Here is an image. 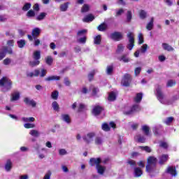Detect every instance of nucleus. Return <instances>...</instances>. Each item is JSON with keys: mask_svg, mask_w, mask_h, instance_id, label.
<instances>
[{"mask_svg": "<svg viewBox=\"0 0 179 179\" xmlns=\"http://www.w3.org/2000/svg\"><path fill=\"white\" fill-rule=\"evenodd\" d=\"M47 16V13H41L36 17V20L41 22V20H44L45 17Z\"/></svg>", "mask_w": 179, "mask_h": 179, "instance_id": "obj_29", "label": "nucleus"}, {"mask_svg": "<svg viewBox=\"0 0 179 179\" xmlns=\"http://www.w3.org/2000/svg\"><path fill=\"white\" fill-rule=\"evenodd\" d=\"M110 38L115 41H120L122 38V34L121 32H114L110 34Z\"/></svg>", "mask_w": 179, "mask_h": 179, "instance_id": "obj_8", "label": "nucleus"}, {"mask_svg": "<svg viewBox=\"0 0 179 179\" xmlns=\"http://www.w3.org/2000/svg\"><path fill=\"white\" fill-rule=\"evenodd\" d=\"M177 85V81L176 80H169L166 83V87H173Z\"/></svg>", "mask_w": 179, "mask_h": 179, "instance_id": "obj_33", "label": "nucleus"}, {"mask_svg": "<svg viewBox=\"0 0 179 179\" xmlns=\"http://www.w3.org/2000/svg\"><path fill=\"white\" fill-rule=\"evenodd\" d=\"M150 128L149 126L148 125H143L142 126V131L144 132L145 135H146L147 136H149L150 135Z\"/></svg>", "mask_w": 179, "mask_h": 179, "instance_id": "obj_35", "label": "nucleus"}, {"mask_svg": "<svg viewBox=\"0 0 179 179\" xmlns=\"http://www.w3.org/2000/svg\"><path fill=\"white\" fill-rule=\"evenodd\" d=\"M96 169L98 174H100V176H103L106 171V166L101 165H98L96 166Z\"/></svg>", "mask_w": 179, "mask_h": 179, "instance_id": "obj_17", "label": "nucleus"}, {"mask_svg": "<svg viewBox=\"0 0 179 179\" xmlns=\"http://www.w3.org/2000/svg\"><path fill=\"white\" fill-rule=\"evenodd\" d=\"M6 36L10 37V38H15V33L12 31H6Z\"/></svg>", "mask_w": 179, "mask_h": 179, "instance_id": "obj_59", "label": "nucleus"}, {"mask_svg": "<svg viewBox=\"0 0 179 179\" xmlns=\"http://www.w3.org/2000/svg\"><path fill=\"white\" fill-rule=\"evenodd\" d=\"M94 43L97 45H100L101 43V35H98L94 38Z\"/></svg>", "mask_w": 179, "mask_h": 179, "instance_id": "obj_41", "label": "nucleus"}, {"mask_svg": "<svg viewBox=\"0 0 179 179\" xmlns=\"http://www.w3.org/2000/svg\"><path fill=\"white\" fill-rule=\"evenodd\" d=\"M136 139L141 143H145L146 142V138L144 136L138 135L136 137Z\"/></svg>", "mask_w": 179, "mask_h": 179, "instance_id": "obj_42", "label": "nucleus"}, {"mask_svg": "<svg viewBox=\"0 0 179 179\" xmlns=\"http://www.w3.org/2000/svg\"><path fill=\"white\" fill-rule=\"evenodd\" d=\"M90 9V6H89V4H84L81 8V13H86V12H89Z\"/></svg>", "mask_w": 179, "mask_h": 179, "instance_id": "obj_43", "label": "nucleus"}, {"mask_svg": "<svg viewBox=\"0 0 179 179\" xmlns=\"http://www.w3.org/2000/svg\"><path fill=\"white\" fill-rule=\"evenodd\" d=\"M33 58H34V59H36L38 61V59H40V58H41V55L40 50H36L34 52Z\"/></svg>", "mask_w": 179, "mask_h": 179, "instance_id": "obj_39", "label": "nucleus"}, {"mask_svg": "<svg viewBox=\"0 0 179 179\" xmlns=\"http://www.w3.org/2000/svg\"><path fill=\"white\" fill-rule=\"evenodd\" d=\"M139 16H140V18L142 20L146 19L148 16V13H146V11H145V10H141L139 12Z\"/></svg>", "mask_w": 179, "mask_h": 179, "instance_id": "obj_45", "label": "nucleus"}, {"mask_svg": "<svg viewBox=\"0 0 179 179\" xmlns=\"http://www.w3.org/2000/svg\"><path fill=\"white\" fill-rule=\"evenodd\" d=\"M86 33H87V29L79 30L77 32V38H79L80 37H86V36H85Z\"/></svg>", "mask_w": 179, "mask_h": 179, "instance_id": "obj_26", "label": "nucleus"}, {"mask_svg": "<svg viewBox=\"0 0 179 179\" xmlns=\"http://www.w3.org/2000/svg\"><path fill=\"white\" fill-rule=\"evenodd\" d=\"M96 72H97V71L93 70L88 74V80H90V82H92V80H93L94 75H96Z\"/></svg>", "mask_w": 179, "mask_h": 179, "instance_id": "obj_46", "label": "nucleus"}, {"mask_svg": "<svg viewBox=\"0 0 179 179\" xmlns=\"http://www.w3.org/2000/svg\"><path fill=\"white\" fill-rule=\"evenodd\" d=\"M61 79L60 76H51L45 78L46 82H51V80H59Z\"/></svg>", "mask_w": 179, "mask_h": 179, "instance_id": "obj_24", "label": "nucleus"}, {"mask_svg": "<svg viewBox=\"0 0 179 179\" xmlns=\"http://www.w3.org/2000/svg\"><path fill=\"white\" fill-rule=\"evenodd\" d=\"M40 33H41V29L38 27H36L32 30V36L35 38L38 37V36H40Z\"/></svg>", "mask_w": 179, "mask_h": 179, "instance_id": "obj_22", "label": "nucleus"}, {"mask_svg": "<svg viewBox=\"0 0 179 179\" xmlns=\"http://www.w3.org/2000/svg\"><path fill=\"white\" fill-rule=\"evenodd\" d=\"M175 121V119L173 117H166L165 120H163L164 124H166V125H170L171 122Z\"/></svg>", "mask_w": 179, "mask_h": 179, "instance_id": "obj_28", "label": "nucleus"}, {"mask_svg": "<svg viewBox=\"0 0 179 179\" xmlns=\"http://www.w3.org/2000/svg\"><path fill=\"white\" fill-rule=\"evenodd\" d=\"M101 111H103V107L97 105L93 108L92 114L96 116L100 115V114L101 113Z\"/></svg>", "mask_w": 179, "mask_h": 179, "instance_id": "obj_11", "label": "nucleus"}, {"mask_svg": "<svg viewBox=\"0 0 179 179\" xmlns=\"http://www.w3.org/2000/svg\"><path fill=\"white\" fill-rule=\"evenodd\" d=\"M20 94H19V92H15L12 95V100L13 101H16L18 99H20Z\"/></svg>", "mask_w": 179, "mask_h": 179, "instance_id": "obj_52", "label": "nucleus"}, {"mask_svg": "<svg viewBox=\"0 0 179 179\" xmlns=\"http://www.w3.org/2000/svg\"><path fill=\"white\" fill-rule=\"evenodd\" d=\"M131 20H132V11L128 10L127 13V22L130 23Z\"/></svg>", "mask_w": 179, "mask_h": 179, "instance_id": "obj_49", "label": "nucleus"}, {"mask_svg": "<svg viewBox=\"0 0 179 179\" xmlns=\"http://www.w3.org/2000/svg\"><path fill=\"white\" fill-rule=\"evenodd\" d=\"M100 163H101V158H91L90 159V164L92 166L94 165H96V167L101 166Z\"/></svg>", "mask_w": 179, "mask_h": 179, "instance_id": "obj_10", "label": "nucleus"}, {"mask_svg": "<svg viewBox=\"0 0 179 179\" xmlns=\"http://www.w3.org/2000/svg\"><path fill=\"white\" fill-rule=\"evenodd\" d=\"M169 160V155H162L159 156V164L161 166H163V164H165L166 162Z\"/></svg>", "mask_w": 179, "mask_h": 179, "instance_id": "obj_13", "label": "nucleus"}, {"mask_svg": "<svg viewBox=\"0 0 179 179\" xmlns=\"http://www.w3.org/2000/svg\"><path fill=\"white\" fill-rule=\"evenodd\" d=\"M58 94H59L58 91H54L53 92H52V94H51L52 99H53V100H57Z\"/></svg>", "mask_w": 179, "mask_h": 179, "instance_id": "obj_60", "label": "nucleus"}, {"mask_svg": "<svg viewBox=\"0 0 179 179\" xmlns=\"http://www.w3.org/2000/svg\"><path fill=\"white\" fill-rule=\"evenodd\" d=\"M24 127L27 129H30V128H36V124L33 123H25Z\"/></svg>", "mask_w": 179, "mask_h": 179, "instance_id": "obj_53", "label": "nucleus"}, {"mask_svg": "<svg viewBox=\"0 0 179 179\" xmlns=\"http://www.w3.org/2000/svg\"><path fill=\"white\" fill-rule=\"evenodd\" d=\"M19 48H23L26 45V41L21 39L17 42Z\"/></svg>", "mask_w": 179, "mask_h": 179, "instance_id": "obj_48", "label": "nucleus"}, {"mask_svg": "<svg viewBox=\"0 0 179 179\" xmlns=\"http://www.w3.org/2000/svg\"><path fill=\"white\" fill-rule=\"evenodd\" d=\"M148 44H144L141 46L140 51L141 52H142L143 54H145V52H146L148 51Z\"/></svg>", "mask_w": 179, "mask_h": 179, "instance_id": "obj_58", "label": "nucleus"}, {"mask_svg": "<svg viewBox=\"0 0 179 179\" xmlns=\"http://www.w3.org/2000/svg\"><path fill=\"white\" fill-rule=\"evenodd\" d=\"M0 87H2V92L4 93L9 92L12 89V81L7 77H3L0 80Z\"/></svg>", "mask_w": 179, "mask_h": 179, "instance_id": "obj_1", "label": "nucleus"}, {"mask_svg": "<svg viewBox=\"0 0 179 179\" xmlns=\"http://www.w3.org/2000/svg\"><path fill=\"white\" fill-rule=\"evenodd\" d=\"M124 12V8H120L116 11L115 17H118V16H121V15H122Z\"/></svg>", "mask_w": 179, "mask_h": 179, "instance_id": "obj_63", "label": "nucleus"}, {"mask_svg": "<svg viewBox=\"0 0 179 179\" xmlns=\"http://www.w3.org/2000/svg\"><path fill=\"white\" fill-rule=\"evenodd\" d=\"M127 37L129 38V44L127 45V48L131 51L132 48H134L135 39L134 38V34L133 33H129L127 34Z\"/></svg>", "mask_w": 179, "mask_h": 179, "instance_id": "obj_5", "label": "nucleus"}, {"mask_svg": "<svg viewBox=\"0 0 179 179\" xmlns=\"http://www.w3.org/2000/svg\"><path fill=\"white\" fill-rule=\"evenodd\" d=\"M52 107L55 111H58V110H59V105H58L57 101L52 102Z\"/></svg>", "mask_w": 179, "mask_h": 179, "instance_id": "obj_55", "label": "nucleus"}, {"mask_svg": "<svg viewBox=\"0 0 179 179\" xmlns=\"http://www.w3.org/2000/svg\"><path fill=\"white\" fill-rule=\"evenodd\" d=\"M162 89L163 87L162 86L157 85L155 88V94L157 96V99L162 104H166V100H164V94H163V92L162 91Z\"/></svg>", "mask_w": 179, "mask_h": 179, "instance_id": "obj_3", "label": "nucleus"}, {"mask_svg": "<svg viewBox=\"0 0 179 179\" xmlns=\"http://www.w3.org/2000/svg\"><path fill=\"white\" fill-rule=\"evenodd\" d=\"M115 99H117V96L115 95V93L114 92H110L109 94L108 100H109V101H114Z\"/></svg>", "mask_w": 179, "mask_h": 179, "instance_id": "obj_44", "label": "nucleus"}, {"mask_svg": "<svg viewBox=\"0 0 179 179\" xmlns=\"http://www.w3.org/2000/svg\"><path fill=\"white\" fill-rule=\"evenodd\" d=\"M70 3H69V2H66V3L60 5L61 12H66V10H68V8H69Z\"/></svg>", "mask_w": 179, "mask_h": 179, "instance_id": "obj_25", "label": "nucleus"}, {"mask_svg": "<svg viewBox=\"0 0 179 179\" xmlns=\"http://www.w3.org/2000/svg\"><path fill=\"white\" fill-rule=\"evenodd\" d=\"M30 8H31V3H26L22 7V10H24V12H27V10H29Z\"/></svg>", "mask_w": 179, "mask_h": 179, "instance_id": "obj_54", "label": "nucleus"}, {"mask_svg": "<svg viewBox=\"0 0 179 179\" xmlns=\"http://www.w3.org/2000/svg\"><path fill=\"white\" fill-rule=\"evenodd\" d=\"M125 47L124 46V45L122 44H119L117 45V48L116 50V52L117 54H121L122 52H124V50Z\"/></svg>", "mask_w": 179, "mask_h": 179, "instance_id": "obj_40", "label": "nucleus"}, {"mask_svg": "<svg viewBox=\"0 0 179 179\" xmlns=\"http://www.w3.org/2000/svg\"><path fill=\"white\" fill-rule=\"evenodd\" d=\"M53 61L54 60L52 59V57L51 56H48L45 58V62L48 65H52Z\"/></svg>", "mask_w": 179, "mask_h": 179, "instance_id": "obj_56", "label": "nucleus"}, {"mask_svg": "<svg viewBox=\"0 0 179 179\" xmlns=\"http://www.w3.org/2000/svg\"><path fill=\"white\" fill-rule=\"evenodd\" d=\"M148 164L149 165H152V166H156V164L157 163V158L155 157H149L148 158Z\"/></svg>", "mask_w": 179, "mask_h": 179, "instance_id": "obj_14", "label": "nucleus"}, {"mask_svg": "<svg viewBox=\"0 0 179 179\" xmlns=\"http://www.w3.org/2000/svg\"><path fill=\"white\" fill-rule=\"evenodd\" d=\"M163 128V126H162L161 124L159 125H157L155 127H154L152 128V132L154 133V134L157 136L159 135H160V133L159 132V129Z\"/></svg>", "mask_w": 179, "mask_h": 179, "instance_id": "obj_23", "label": "nucleus"}, {"mask_svg": "<svg viewBox=\"0 0 179 179\" xmlns=\"http://www.w3.org/2000/svg\"><path fill=\"white\" fill-rule=\"evenodd\" d=\"M143 94L142 93H137L136 97L134 98L135 103H141L142 101V97Z\"/></svg>", "mask_w": 179, "mask_h": 179, "instance_id": "obj_32", "label": "nucleus"}, {"mask_svg": "<svg viewBox=\"0 0 179 179\" xmlns=\"http://www.w3.org/2000/svg\"><path fill=\"white\" fill-rule=\"evenodd\" d=\"M59 155L60 156H65V155H68V152L66 151V150L62 148L59 150Z\"/></svg>", "mask_w": 179, "mask_h": 179, "instance_id": "obj_62", "label": "nucleus"}, {"mask_svg": "<svg viewBox=\"0 0 179 179\" xmlns=\"http://www.w3.org/2000/svg\"><path fill=\"white\" fill-rule=\"evenodd\" d=\"M29 65L31 68H34V66H37L38 65H40V60L35 59L33 61H30L29 62Z\"/></svg>", "mask_w": 179, "mask_h": 179, "instance_id": "obj_31", "label": "nucleus"}, {"mask_svg": "<svg viewBox=\"0 0 179 179\" xmlns=\"http://www.w3.org/2000/svg\"><path fill=\"white\" fill-rule=\"evenodd\" d=\"M162 48L165 51H174V48H172L171 45H169V43H162Z\"/></svg>", "mask_w": 179, "mask_h": 179, "instance_id": "obj_21", "label": "nucleus"}, {"mask_svg": "<svg viewBox=\"0 0 179 179\" xmlns=\"http://www.w3.org/2000/svg\"><path fill=\"white\" fill-rule=\"evenodd\" d=\"M95 134L94 133H88L87 135L83 137V141L85 143H90V142L93 141V138H94Z\"/></svg>", "mask_w": 179, "mask_h": 179, "instance_id": "obj_7", "label": "nucleus"}, {"mask_svg": "<svg viewBox=\"0 0 179 179\" xmlns=\"http://www.w3.org/2000/svg\"><path fill=\"white\" fill-rule=\"evenodd\" d=\"M86 40H87L86 36H82L80 38H77L78 43H80V44H85Z\"/></svg>", "mask_w": 179, "mask_h": 179, "instance_id": "obj_50", "label": "nucleus"}, {"mask_svg": "<svg viewBox=\"0 0 179 179\" xmlns=\"http://www.w3.org/2000/svg\"><path fill=\"white\" fill-rule=\"evenodd\" d=\"M155 167H156V166H153L152 164H150V165L147 164V166H146L147 173H153V171H155Z\"/></svg>", "mask_w": 179, "mask_h": 179, "instance_id": "obj_38", "label": "nucleus"}, {"mask_svg": "<svg viewBox=\"0 0 179 179\" xmlns=\"http://www.w3.org/2000/svg\"><path fill=\"white\" fill-rule=\"evenodd\" d=\"M155 21V18L151 17L150 21L149 23L147 24L146 29L148 31H150L153 29V22Z\"/></svg>", "mask_w": 179, "mask_h": 179, "instance_id": "obj_34", "label": "nucleus"}, {"mask_svg": "<svg viewBox=\"0 0 179 179\" xmlns=\"http://www.w3.org/2000/svg\"><path fill=\"white\" fill-rule=\"evenodd\" d=\"M114 71V66L109 65L106 67V73L107 75H113V72Z\"/></svg>", "mask_w": 179, "mask_h": 179, "instance_id": "obj_36", "label": "nucleus"}, {"mask_svg": "<svg viewBox=\"0 0 179 179\" xmlns=\"http://www.w3.org/2000/svg\"><path fill=\"white\" fill-rule=\"evenodd\" d=\"M27 17H34L36 16V13L33 10H29L27 13Z\"/></svg>", "mask_w": 179, "mask_h": 179, "instance_id": "obj_57", "label": "nucleus"}, {"mask_svg": "<svg viewBox=\"0 0 179 179\" xmlns=\"http://www.w3.org/2000/svg\"><path fill=\"white\" fill-rule=\"evenodd\" d=\"M13 164L10 159H7L6 164H5V170L6 171H10L12 170V167Z\"/></svg>", "mask_w": 179, "mask_h": 179, "instance_id": "obj_15", "label": "nucleus"}, {"mask_svg": "<svg viewBox=\"0 0 179 179\" xmlns=\"http://www.w3.org/2000/svg\"><path fill=\"white\" fill-rule=\"evenodd\" d=\"M134 177H141V176L143 174V173L142 172V169L138 167H134Z\"/></svg>", "mask_w": 179, "mask_h": 179, "instance_id": "obj_20", "label": "nucleus"}, {"mask_svg": "<svg viewBox=\"0 0 179 179\" xmlns=\"http://www.w3.org/2000/svg\"><path fill=\"white\" fill-rule=\"evenodd\" d=\"M101 129L103 131H105V132H108V131H110V126H108L107 123H103L101 125Z\"/></svg>", "mask_w": 179, "mask_h": 179, "instance_id": "obj_51", "label": "nucleus"}, {"mask_svg": "<svg viewBox=\"0 0 179 179\" xmlns=\"http://www.w3.org/2000/svg\"><path fill=\"white\" fill-rule=\"evenodd\" d=\"M139 110H141L139 105L136 104V105H134L129 110L124 111V114L125 115H132V114H134L135 111H139Z\"/></svg>", "mask_w": 179, "mask_h": 179, "instance_id": "obj_6", "label": "nucleus"}, {"mask_svg": "<svg viewBox=\"0 0 179 179\" xmlns=\"http://www.w3.org/2000/svg\"><path fill=\"white\" fill-rule=\"evenodd\" d=\"M93 20H94V17L92 14L86 15L83 19V21L85 22V23H89V22H93Z\"/></svg>", "mask_w": 179, "mask_h": 179, "instance_id": "obj_19", "label": "nucleus"}, {"mask_svg": "<svg viewBox=\"0 0 179 179\" xmlns=\"http://www.w3.org/2000/svg\"><path fill=\"white\" fill-rule=\"evenodd\" d=\"M119 61H122V62L127 63L131 61V59H129L128 55H123L119 58Z\"/></svg>", "mask_w": 179, "mask_h": 179, "instance_id": "obj_27", "label": "nucleus"}, {"mask_svg": "<svg viewBox=\"0 0 179 179\" xmlns=\"http://www.w3.org/2000/svg\"><path fill=\"white\" fill-rule=\"evenodd\" d=\"M95 144H96V145H103V138H101V137H96Z\"/></svg>", "mask_w": 179, "mask_h": 179, "instance_id": "obj_61", "label": "nucleus"}, {"mask_svg": "<svg viewBox=\"0 0 179 179\" xmlns=\"http://www.w3.org/2000/svg\"><path fill=\"white\" fill-rule=\"evenodd\" d=\"M6 50H8V47L3 46L1 49H0V61L6 57Z\"/></svg>", "mask_w": 179, "mask_h": 179, "instance_id": "obj_16", "label": "nucleus"}, {"mask_svg": "<svg viewBox=\"0 0 179 179\" xmlns=\"http://www.w3.org/2000/svg\"><path fill=\"white\" fill-rule=\"evenodd\" d=\"M24 103H25L27 106H31V107H36V106H37V103H36V101H34L29 97H25L24 99Z\"/></svg>", "mask_w": 179, "mask_h": 179, "instance_id": "obj_12", "label": "nucleus"}, {"mask_svg": "<svg viewBox=\"0 0 179 179\" xmlns=\"http://www.w3.org/2000/svg\"><path fill=\"white\" fill-rule=\"evenodd\" d=\"M131 81H132V78L131 77V75L126 73L124 75L122 79L121 83L122 86H125L126 87H128V86L131 85Z\"/></svg>", "mask_w": 179, "mask_h": 179, "instance_id": "obj_4", "label": "nucleus"}, {"mask_svg": "<svg viewBox=\"0 0 179 179\" xmlns=\"http://www.w3.org/2000/svg\"><path fill=\"white\" fill-rule=\"evenodd\" d=\"M107 29V24L106 23L101 24L99 26H98L97 29L99 31H104Z\"/></svg>", "mask_w": 179, "mask_h": 179, "instance_id": "obj_47", "label": "nucleus"}, {"mask_svg": "<svg viewBox=\"0 0 179 179\" xmlns=\"http://www.w3.org/2000/svg\"><path fill=\"white\" fill-rule=\"evenodd\" d=\"M22 121H23V122H34V121H36V119L33 117H22Z\"/></svg>", "mask_w": 179, "mask_h": 179, "instance_id": "obj_37", "label": "nucleus"}, {"mask_svg": "<svg viewBox=\"0 0 179 179\" xmlns=\"http://www.w3.org/2000/svg\"><path fill=\"white\" fill-rule=\"evenodd\" d=\"M62 120L66 122V124H71V116L68 114H62Z\"/></svg>", "mask_w": 179, "mask_h": 179, "instance_id": "obj_18", "label": "nucleus"}, {"mask_svg": "<svg viewBox=\"0 0 179 179\" xmlns=\"http://www.w3.org/2000/svg\"><path fill=\"white\" fill-rule=\"evenodd\" d=\"M29 135L35 138H38V136H40V132L36 129H32L29 131Z\"/></svg>", "mask_w": 179, "mask_h": 179, "instance_id": "obj_30", "label": "nucleus"}, {"mask_svg": "<svg viewBox=\"0 0 179 179\" xmlns=\"http://www.w3.org/2000/svg\"><path fill=\"white\" fill-rule=\"evenodd\" d=\"M52 174V173L51 172V171H48L47 173L45 174L43 179H51Z\"/></svg>", "mask_w": 179, "mask_h": 179, "instance_id": "obj_64", "label": "nucleus"}, {"mask_svg": "<svg viewBox=\"0 0 179 179\" xmlns=\"http://www.w3.org/2000/svg\"><path fill=\"white\" fill-rule=\"evenodd\" d=\"M46 75H47V70H45V69H42L41 70L38 69H36L34 71V73L33 72L28 73L27 74V76L28 78H33L34 76L36 78L38 76H40V78H44Z\"/></svg>", "mask_w": 179, "mask_h": 179, "instance_id": "obj_2", "label": "nucleus"}, {"mask_svg": "<svg viewBox=\"0 0 179 179\" xmlns=\"http://www.w3.org/2000/svg\"><path fill=\"white\" fill-rule=\"evenodd\" d=\"M166 173L171 174L172 177H177V170L176 169V166H169L166 171Z\"/></svg>", "mask_w": 179, "mask_h": 179, "instance_id": "obj_9", "label": "nucleus"}]
</instances>
